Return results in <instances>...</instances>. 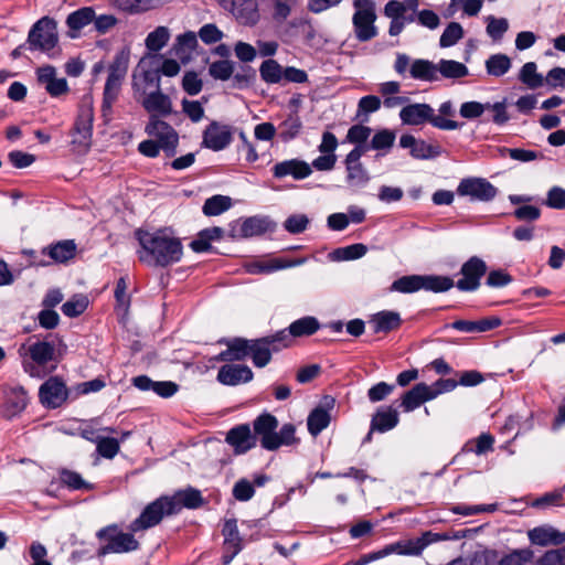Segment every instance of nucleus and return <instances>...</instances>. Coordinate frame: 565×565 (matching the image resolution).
<instances>
[{
	"mask_svg": "<svg viewBox=\"0 0 565 565\" xmlns=\"http://www.w3.org/2000/svg\"><path fill=\"white\" fill-rule=\"evenodd\" d=\"M137 239L140 244L139 259L148 265L168 266L182 257L180 241L166 231L148 232L138 230Z\"/></svg>",
	"mask_w": 565,
	"mask_h": 565,
	"instance_id": "obj_1",
	"label": "nucleus"
},
{
	"mask_svg": "<svg viewBox=\"0 0 565 565\" xmlns=\"http://www.w3.org/2000/svg\"><path fill=\"white\" fill-rule=\"evenodd\" d=\"M97 537L104 542L97 555L122 554L138 550L139 543L130 533H125L117 525L106 526L97 532Z\"/></svg>",
	"mask_w": 565,
	"mask_h": 565,
	"instance_id": "obj_2",
	"label": "nucleus"
},
{
	"mask_svg": "<svg viewBox=\"0 0 565 565\" xmlns=\"http://www.w3.org/2000/svg\"><path fill=\"white\" fill-rule=\"evenodd\" d=\"M353 7L355 12L352 18L355 36L360 41H369L376 36L375 26L376 12L373 0H354Z\"/></svg>",
	"mask_w": 565,
	"mask_h": 565,
	"instance_id": "obj_3",
	"label": "nucleus"
},
{
	"mask_svg": "<svg viewBox=\"0 0 565 565\" xmlns=\"http://www.w3.org/2000/svg\"><path fill=\"white\" fill-rule=\"evenodd\" d=\"M129 64V52L121 50L118 52L109 65L108 77L104 89V108H110L116 100L121 83L127 74Z\"/></svg>",
	"mask_w": 565,
	"mask_h": 565,
	"instance_id": "obj_4",
	"label": "nucleus"
},
{
	"mask_svg": "<svg viewBox=\"0 0 565 565\" xmlns=\"http://www.w3.org/2000/svg\"><path fill=\"white\" fill-rule=\"evenodd\" d=\"M175 502L169 497H162L145 508L138 519L129 526L131 532H138L157 525L164 515L175 513Z\"/></svg>",
	"mask_w": 565,
	"mask_h": 565,
	"instance_id": "obj_5",
	"label": "nucleus"
},
{
	"mask_svg": "<svg viewBox=\"0 0 565 565\" xmlns=\"http://www.w3.org/2000/svg\"><path fill=\"white\" fill-rule=\"evenodd\" d=\"M93 106L90 97H85L75 122L72 143L79 152H86L90 146Z\"/></svg>",
	"mask_w": 565,
	"mask_h": 565,
	"instance_id": "obj_6",
	"label": "nucleus"
},
{
	"mask_svg": "<svg viewBox=\"0 0 565 565\" xmlns=\"http://www.w3.org/2000/svg\"><path fill=\"white\" fill-rule=\"evenodd\" d=\"M146 132L154 138L167 157H173L175 154L179 135L169 124L152 116L146 126Z\"/></svg>",
	"mask_w": 565,
	"mask_h": 565,
	"instance_id": "obj_7",
	"label": "nucleus"
},
{
	"mask_svg": "<svg viewBox=\"0 0 565 565\" xmlns=\"http://www.w3.org/2000/svg\"><path fill=\"white\" fill-rule=\"evenodd\" d=\"M56 23L53 19L44 17L30 30L28 41L35 50L50 51L57 43Z\"/></svg>",
	"mask_w": 565,
	"mask_h": 565,
	"instance_id": "obj_8",
	"label": "nucleus"
},
{
	"mask_svg": "<svg viewBox=\"0 0 565 565\" xmlns=\"http://www.w3.org/2000/svg\"><path fill=\"white\" fill-rule=\"evenodd\" d=\"M457 193L469 196L472 201L488 202L494 199L497 189L486 179L466 178L460 181Z\"/></svg>",
	"mask_w": 565,
	"mask_h": 565,
	"instance_id": "obj_9",
	"label": "nucleus"
},
{
	"mask_svg": "<svg viewBox=\"0 0 565 565\" xmlns=\"http://www.w3.org/2000/svg\"><path fill=\"white\" fill-rule=\"evenodd\" d=\"M486 271L487 265L481 258L477 256L469 258L461 266L460 273L463 277L457 281V288L461 291L477 290Z\"/></svg>",
	"mask_w": 565,
	"mask_h": 565,
	"instance_id": "obj_10",
	"label": "nucleus"
},
{
	"mask_svg": "<svg viewBox=\"0 0 565 565\" xmlns=\"http://www.w3.org/2000/svg\"><path fill=\"white\" fill-rule=\"evenodd\" d=\"M218 2L243 25H255L259 20L256 0H218Z\"/></svg>",
	"mask_w": 565,
	"mask_h": 565,
	"instance_id": "obj_11",
	"label": "nucleus"
},
{
	"mask_svg": "<svg viewBox=\"0 0 565 565\" xmlns=\"http://www.w3.org/2000/svg\"><path fill=\"white\" fill-rule=\"evenodd\" d=\"M132 86L136 97L160 88L161 79L158 68L147 67L146 61L141 60L134 73Z\"/></svg>",
	"mask_w": 565,
	"mask_h": 565,
	"instance_id": "obj_12",
	"label": "nucleus"
},
{
	"mask_svg": "<svg viewBox=\"0 0 565 565\" xmlns=\"http://www.w3.org/2000/svg\"><path fill=\"white\" fill-rule=\"evenodd\" d=\"M136 99L150 114V117L159 118V116H168L172 113V102L168 95L161 92V87L136 97Z\"/></svg>",
	"mask_w": 565,
	"mask_h": 565,
	"instance_id": "obj_13",
	"label": "nucleus"
},
{
	"mask_svg": "<svg viewBox=\"0 0 565 565\" xmlns=\"http://www.w3.org/2000/svg\"><path fill=\"white\" fill-rule=\"evenodd\" d=\"M41 403L49 408L61 406L67 398V388L58 377H50L39 391Z\"/></svg>",
	"mask_w": 565,
	"mask_h": 565,
	"instance_id": "obj_14",
	"label": "nucleus"
},
{
	"mask_svg": "<svg viewBox=\"0 0 565 565\" xmlns=\"http://www.w3.org/2000/svg\"><path fill=\"white\" fill-rule=\"evenodd\" d=\"M277 427L278 420L270 414L260 415L254 420L255 436L260 437V444L267 450L277 449V444L274 443Z\"/></svg>",
	"mask_w": 565,
	"mask_h": 565,
	"instance_id": "obj_15",
	"label": "nucleus"
},
{
	"mask_svg": "<svg viewBox=\"0 0 565 565\" xmlns=\"http://www.w3.org/2000/svg\"><path fill=\"white\" fill-rule=\"evenodd\" d=\"M232 135L227 126L212 122L203 134L204 147L218 151L230 145Z\"/></svg>",
	"mask_w": 565,
	"mask_h": 565,
	"instance_id": "obj_16",
	"label": "nucleus"
},
{
	"mask_svg": "<svg viewBox=\"0 0 565 565\" xmlns=\"http://www.w3.org/2000/svg\"><path fill=\"white\" fill-rule=\"evenodd\" d=\"M305 263L303 258L285 260L281 258L262 259L249 263L246 270L253 275L270 274L280 269L300 266Z\"/></svg>",
	"mask_w": 565,
	"mask_h": 565,
	"instance_id": "obj_17",
	"label": "nucleus"
},
{
	"mask_svg": "<svg viewBox=\"0 0 565 565\" xmlns=\"http://www.w3.org/2000/svg\"><path fill=\"white\" fill-rule=\"evenodd\" d=\"M256 436L252 434L248 425L232 428L226 435V441L236 454H244L256 446Z\"/></svg>",
	"mask_w": 565,
	"mask_h": 565,
	"instance_id": "obj_18",
	"label": "nucleus"
},
{
	"mask_svg": "<svg viewBox=\"0 0 565 565\" xmlns=\"http://www.w3.org/2000/svg\"><path fill=\"white\" fill-rule=\"evenodd\" d=\"M253 379L252 370L246 365L225 364L217 374V380L224 385H238Z\"/></svg>",
	"mask_w": 565,
	"mask_h": 565,
	"instance_id": "obj_19",
	"label": "nucleus"
},
{
	"mask_svg": "<svg viewBox=\"0 0 565 565\" xmlns=\"http://www.w3.org/2000/svg\"><path fill=\"white\" fill-rule=\"evenodd\" d=\"M529 540L540 546L559 545L565 542V533L550 525L537 526L529 531Z\"/></svg>",
	"mask_w": 565,
	"mask_h": 565,
	"instance_id": "obj_20",
	"label": "nucleus"
},
{
	"mask_svg": "<svg viewBox=\"0 0 565 565\" xmlns=\"http://www.w3.org/2000/svg\"><path fill=\"white\" fill-rule=\"evenodd\" d=\"M419 0H391L384 7V14L387 18H401L414 22Z\"/></svg>",
	"mask_w": 565,
	"mask_h": 565,
	"instance_id": "obj_21",
	"label": "nucleus"
},
{
	"mask_svg": "<svg viewBox=\"0 0 565 565\" xmlns=\"http://www.w3.org/2000/svg\"><path fill=\"white\" fill-rule=\"evenodd\" d=\"M431 399H434V394L428 390V385L418 383L403 395L401 405L404 412L409 413Z\"/></svg>",
	"mask_w": 565,
	"mask_h": 565,
	"instance_id": "obj_22",
	"label": "nucleus"
},
{
	"mask_svg": "<svg viewBox=\"0 0 565 565\" xmlns=\"http://www.w3.org/2000/svg\"><path fill=\"white\" fill-rule=\"evenodd\" d=\"M38 79L52 96H58L67 90L66 79L56 77V71L52 66L39 68Z\"/></svg>",
	"mask_w": 565,
	"mask_h": 565,
	"instance_id": "obj_23",
	"label": "nucleus"
},
{
	"mask_svg": "<svg viewBox=\"0 0 565 565\" xmlns=\"http://www.w3.org/2000/svg\"><path fill=\"white\" fill-rule=\"evenodd\" d=\"M196 46V34L189 31L177 36L172 52L183 64H185L192 58Z\"/></svg>",
	"mask_w": 565,
	"mask_h": 565,
	"instance_id": "obj_24",
	"label": "nucleus"
},
{
	"mask_svg": "<svg viewBox=\"0 0 565 565\" xmlns=\"http://www.w3.org/2000/svg\"><path fill=\"white\" fill-rule=\"evenodd\" d=\"M434 109L427 104H412L402 108L399 117L406 125H422L429 121Z\"/></svg>",
	"mask_w": 565,
	"mask_h": 565,
	"instance_id": "obj_25",
	"label": "nucleus"
},
{
	"mask_svg": "<svg viewBox=\"0 0 565 565\" xmlns=\"http://www.w3.org/2000/svg\"><path fill=\"white\" fill-rule=\"evenodd\" d=\"M310 173L311 167L307 162L299 160L282 161L274 167V174L277 178L292 175L295 179H305Z\"/></svg>",
	"mask_w": 565,
	"mask_h": 565,
	"instance_id": "obj_26",
	"label": "nucleus"
},
{
	"mask_svg": "<svg viewBox=\"0 0 565 565\" xmlns=\"http://www.w3.org/2000/svg\"><path fill=\"white\" fill-rule=\"evenodd\" d=\"M275 223L267 216H252L246 218L241 225V235L252 237L274 231Z\"/></svg>",
	"mask_w": 565,
	"mask_h": 565,
	"instance_id": "obj_27",
	"label": "nucleus"
},
{
	"mask_svg": "<svg viewBox=\"0 0 565 565\" xmlns=\"http://www.w3.org/2000/svg\"><path fill=\"white\" fill-rule=\"evenodd\" d=\"M347 183L352 188H363L371 180L370 173L361 161L344 159Z\"/></svg>",
	"mask_w": 565,
	"mask_h": 565,
	"instance_id": "obj_28",
	"label": "nucleus"
},
{
	"mask_svg": "<svg viewBox=\"0 0 565 565\" xmlns=\"http://www.w3.org/2000/svg\"><path fill=\"white\" fill-rule=\"evenodd\" d=\"M26 404V393L22 388H12L6 394V412H2V416L14 417L25 408Z\"/></svg>",
	"mask_w": 565,
	"mask_h": 565,
	"instance_id": "obj_29",
	"label": "nucleus"
},
{
	"mask_svg": "<svg viewBox=\"0 0 565 565\" xmlns=\"http://www.w3.org/2000/svg\"><path fill=\"white\" fill-rule=\"evenodd\" d=\"M409 75L414 79L435 81L437 79V65L428 60H413L409 68Z\"/></svg>",
	"mask_w": 565,
	"mask_h": 565,
	"instance_id": "obj_30",
	"label": "nucleus"
},
{
	"mask_svg": "<svg viewBox=\"0 0 565 565\" xmlns=\"http://www.w3.org/2000/svg\"><path fill=\"white\" fill-rule=\"evenodd\" d=\"M122 11L138 13L156 9L170 0H110Z\"/></svg>",
	"mask_w": 565,
	"mask_h": 565,
	"instance_id": "obj_31",
	"label": "nucleus"
},
{
	"mask_svg": "<svg viewBox=\"0 0 565 565\" xmlns=\"http://www.w3.org/2000/svg\"><path fill=\"white\" fill-rule=\"evenodd\" d=\"M94 19L95 11L89 7L81 8L77 11L72 12L66 19V24L72 31L71 36L76 38L75 32H78L92 23Z\"/></svg>",
	"mask_w": 565,
	"mask_h": 565,
	"instance_id": "obj_32",
	"label": "nucleus"
},
{
	"mask_svg": "<svg viewBox=\"0 0 565 565\" xmlns=\"http://www.w3.org/2000/svg\"><path fill=\"white\" fill-rule=\"evenodd\" d=\"M250 342L244 339H234L228 342L227 349L220 353L222 361H239L249 355Z\"/></svg>",
	"mask_w": 565,
	"mask_h": 565,
	"instance_id": "obj_33",
	"label": "nucleus"
},
{
	"mask_svg": "<svg viewBox=\"0 0 565 565\" xmlns=\"http://www.w3.org/2000/svg\"><path fill=\"white\" fill-rule=\"evenodd\" d=\"M331 420V416L328 409L319 406L316 407L308 416L307 426L311 436H318L323 429H326Z\"/></svg>",
	"mask_w": 565,
	"mask_h": 565,
	"instance_id": "obj_34",
	"label": "nucleus"
},
{
	"mask_svg": "<svg viewBox=\"0 0 565 565\" xmlns=\"http://www.w3.org/2000/svg\"><path fill=\"white\" fill-rule=\"evenodd\" d=\"M371 324L375 332H388L401 324V317L394 311H381L373 316Z\"/></svg>",
	"mask_w": 565,
	"mask_h": 565,
	"instance_id": "obj_35",
	"label": "nucleus"
},
{
	"mask_svg": "<svg viewBox=\"0 0 565 565\" xmlns=\"http://www.w3.org/2000/svg\"><path fill=\"white\" fill-rule=\"evenodd\" d=\"M170 500L175 502V513H178L182 508L194 509L202 504L201 493L194 489L179 491L171 497Z\"/></svg>",
	"mask_w": 565,
	"mask_h": 565,
	"instance_id": "obj_36",
	"label": "nucleus"
},
{
	"mask_svg": "<svg viewBox=\"0 0 565 565\" xmlns=\"http://www.w3.org/2000/svg\"><path fill=\"white\" fill-rule=\"evenodd\" d=\"M398 424V414L395 409L387 408L377 412L372 419V430L387 431Z\"/></svg>",
	"mask_w": 565,
	"mask_h": 565,
	"instance_id": "obj_37",
	"label": "nucleus"
},
{
	"mask_svg": "<svg viewBox=\"0 0 565 565\" xmlns=\"http://www.w3.org/2000/svg\"><path fill=\"white\" fill-rule=\"evenodd\" d=\"M223 534L225 536V546L231 552V556L225 558V563H230L232 558L241 551V542L235 520L226 521Z\"/></svg>",
	"mask_w": 565,
	"mask_h": 565,
	"instance_id": "obj_38",
	"label": "nucleus"
},
{
	"mask_svg": "<svg viewBox=\"0 0 565 565\" xmlns=\"http://www.w3.org/2000/svg\"><path fill=\"white\" fill-rule=\"evenodd\" d=\"M519 79L530 89H536L544 85V76L537 73L534 62H527L521 67Z\"/></svg>",
	"mask_w": 565,
	"mask_h": 565,
	"instance_id": "obj_39",
	"label": "nucleus"
},
{
	"mask_svg": "<svg viewBox=\"0 0 565 565\" xmlns=\"http://www.w3.org/2000/svg\"><path fill=\"white\" fill-rule=\"evenodd\" d=\"M422 289L433 292H444L455 286L454 280L447 276L422 275Z\"/></svg>",
	"mask_w": 565,
	"mask_h": 565,
	"instance_id": "obj_40",
	"label": "nucleus"
},
{
	"mask_svg": "<svg viewBox=\"0 0 565 565\" xmlns=\"http://www.w3.org/2000/svg\"><path fill=\"white\" fill-rule=\"evenodd\" d=\"M511 58L502 53L493 54L486 61V70L489 75L500 77L511 68Z\"/></svg>",
	"mask_w": 565,
	"mask_h": 565,
	"instance_id": "obj_41",
	"label": "nucleus"
},
{
	"mask_svg": "<svg viewBox=\"0 0 565 565\" xmlns=\"http://www.w3.org/2000/svg\"><path fill=\"white\" fill-rule=\"evenodd\" d=\"M76 245L73 241H62L47 247V254L55 262L64 263L75 255Z\"/></svg>",
	"mask_w": 565,
	"mask_h": 565,
	"instance_id": "obj_42",
	"label": "nucleus"
},
{
	"mask_svg": "<svg viewBox=\"0 0 565 565\" xmlns=\"http://www.w3.org/2000/svg\"><path fill=\"white\" fill-rule=\"evenodd\" d=\"M170 36V30L167 26L161 25L147 35L145 43L149 51L158 52L166 46Z\"/></svg>",
	"mask_w": 565,
	"mask_h": 565,
	"instance_id": "obj_43",
	"label": "nucleus"
},
{
	"mask_svg": "<svg viewBox=\"0 0 565 565\" xmlns=\"http://www.w3.org/2000/svg\"><path fill=\"white\" fill-rule=\"evenodd\" d=\"M249 355L256 366L263 367L270 361V351L266 339L250 341Z\"/></svg>",
	"mask_w": 565,
	"mask_h": 565,
	"instance_id": "obj_44",
	"label": "nucleus"
},
{
	"mask_svg": "<svg viewBox=\"0 0 565 565\" xmlns=\"http://www.w3.org/2000/svg\"><path fill=\"white\" fill-rule=\"evenodd\" d=\"M319 327V322L315 317H303L289 326V332L294 337L311 335Z\"/></svg>",
	"mask_w": 565,
	"mask_h": 565,
	"instance_id": "obj_45",
	"label": "nucleus"
},
{
	"mask_svg": "<svg viewBox=\"0 0 565 565\" xmlns=\"http://www.w3.org/2000/svg\"><path fill=\"white\" fill-rule=\"evenodd\" d=\"M438 71L447 78H461L468 75L467 66L452 60H441L437 65Z\"/></svg>",
	"mask_w": 565,
	"mask_h": 565,
	"instance_id": "obj_46",
	"label": "nucleus"
},
{
	"mask_svg": "<svg viewBox=\"0 0 565 565\" xmlns=\"http://www.w3.org/2000/svg\"><path fill=\"white\" fill-rule=\"evenodd\" d=\"M89 300L85 295H75L62 306V312L70 318L82 315L88 307Z\"/></svg>",
	"mask_w": 565,
	"mask_h": 565,
	"instance_id": "obj_47",
	"label": "nucleus"
},
{
	"mask_svg": "<svg viewBox=\"0 0 565 565\" xmlns=\"http://www.w3.org/2000/svg\"><path fill=\"white\" fill-rule=\"evenodd\" d=\"M482 3V0H450L448 15L451 17L457 10H461L466 15L475 17L481 11Z\"/></svg>",
	"mask_w": 565,
	"mask_h": 565,
	"instance_id": "obj_48",
	"label": "nucleus"
},
{
	"mask_svg": "<svg viewBox=\"0 0 565 565\" xmlns=\"http://www.w3.org/2000/svg\"><path fill=\"white\" fill-rule=\"evenodd\" d=\"M32 360L39 365H44L53 359L54 348L47 342H35L29 348Z\"/></svg>",
	"mask_w": 565,
	"mask_h": 565,
	"instance_id": "obj_49",
	"label": "nucleus"
},
{
	"mask_svg": "<svg viewBox=\"0 0 565 565\" xmlns=\"http://www.w3.org/2000/svg\"><path fill=\"white\" fill-rule=\"evenodd\" d=\"M231 207V199L224 195H214L203 205V213L209 216L220 215Z\"/></svg>",
	"mask_w": 565,
	"mask_h": 565,
	"instance_id": "obj_50",
	"label": "nucleus"
},
{
	"mask_svg": "<svg viewBox=\"0 0 565 565\" xmlns=\"http://www.w3.org/2000/svg\"><path fill=\"white\" fill-rule=\"evenodd\" d=\"M259 72L262 78L267 83H278L284 77V68L275 60L263 62Z\"/></svg>",
	"mask_w": 565,
	"mask_h": 565,
	"instance_id": "obj_51",
	"label": "nucleus"
},
{
	"mask_svg": "<svg viewBox=\"0 0 565 565\" xmlns=\"http://www.w3.org/2000/svg\"><path fill=\"white\" fill-rule=\"evenodd\" d=\"M441 153L439 146L427 143L423 140H417L411 150L412 157L415 159L426 160L438 157Z\"/></svg>",
	"mask_w": 565,
	"mask_h": 565,
	"instance_id": "obj_52",
	"label": "nucleus"
},
{
	"mask_svg": "<svg viewBox=\"0 0 565 565\" xmlns=\"http://www.w3.org/2000/svg\"><path fill=\"white\" fill-rule=\"evenodd\" d=\"M60 479L63 484L72 490H90L93 486L85 481L81 475L71 470H62Z\"/></svg>",
	"mask_w": 565,
	"mask_h": 565,
	"instance_id": "obj_53",
	"label": "nucleus"
},
{
	"mask_svg": "<svg viewBox=\"0 0 565 565\" xmlns=\"http://www.w3.org/2000/svg\"><path fill=\"white\" fill-rule=\"evenodd\" d=\"M422 275L404 276L395 280L392 288L399 292H415L422 289Z\"/></svg>",
	"mask_w": 565,
	"mask_h": 565,
	"instance_id": "obj_54",
	"label": "nucleus"
},
{
	"mask_svg": "<svg viewBox=\"0 0 565 565\" xmlns=\"http://www.w3.org/2000/svg\"><path fill=\"white\" fill-rule=\"evenodd\" d=\"M302 122L296 115L288 116L280 125V137L287 141L294 139L300 132Z\"/></svg>",
	"mask_w": 565,
	"mask_h": 565,
	"instance_id": "obj_55",
	"label": "nucleus"
},
{
	"mask_svg": "<svg viewBox=\"0 0 565 565\" xmlns=\"http://www.w3.org/2000/svg\"><path fill=\"white\" fill-rule=\"evenodd\" d=\"M487 33L493 40H500L509 29V22L505 18H495L489 15L486 18Z\"/></svg>",
	"mask_w": 565,
	"mask_h": 565,
	"instance_id": "obj_56",
	"label": "nucleus"
},
{
	"mask_svg": "<svg viewBox=\"0 0 565 565\" xmlns=\"http://www.w3.org/2000/svg\"><path fill=\"white\" fill-rule=\"evenodd\" d=\"M234 72L233 62L228 60H221L213 62L209 67L210 75L220 81L228 79Z\"/></svg>",
	"mask_w": 565,
	"mask_h": 565,
	"instance_id": "obj_57",
	"label": "nucleus"
},
{
	"mask_svg": "<svg viewBox=\"0 0 565 565\" xmlns=\"http://www.w3.org/2000/svg\"><path fill=\"white\" fill-rule=\"evenodd\" d=\"M463 35L462 26L457 22H451L440 36V46L449 47L456 44Z\"/></svg>",
	"mask_w": 565,
	"mask_h": 565,
	"instance_id": "obj_58",
	"label": "nucleus"
},
{
	"mask_svg": "<svg viewBox=\"0 0 565 565\" xmlns=\"http://www.w3.org/2000/svg\"><path fill=\"white\" fill-rule=\"evenodd\" d=\"M97 451L100 456L113 459L119 451V441L111 437H97Z\"/></svg>",
	"mask_w": 565,
	"mask_h": 565,
	"instance_id": "obj_59",
	"label": "nucleus"
},
{
	"mask_svg": "<svg viewBox=\"0 0 565 565\" xmlns=\"http://www.w3.org/2000/svg\"><path fill=\"white\" fill-rule=\"evenodd\" d=\"M532 557L533 552L531 550H515L502 557L499 565H525L532 559Z\"/></svg>",
	"mask_w": 565,
	"mask_h": 565,
	"instance_id": "obj_60",
	"label": "nucleus"
},
{
	"mask_svg": "<svg viewBox=\"0 0 565 565\" xmlns=\"http://www.w3.org/2000/svg\"><path fill=\"white\" fill-rule=\"evenodd\" d=\"M309 222L305 214H292L284 222V228L291 234H299L307 230Z\"/></svg>",
	"mask_w": 565,
	"mask_h": 565,
	"instance_id": "obj_61",
	"label": "nucleus"
},
{
	"mask_svg": "<svg viewBox=\"0 0 565 565\" xmlns=\"http://www.w3.org/2000/svg\"><path fill=\"white\" fill-rule=\"evenodd\" d=\"M490 108V104H481L479 102H466L460 106V116L466 119H475L480 117L486 109Z\"/></svg>",
	"mask_w": 565,
	"mask_h": 565,
	"instance_id": "obj_62",
	"label": "nucleus"
},
{
	"mask_svg": "<svg viewBox=\"0 0 565 565\" xmlns=\"http://www.w3.org/2000/svg\"><path fill=\"white\" fill-rule=\"evenodd\" d=\"M198 34L205 44H214L224 36V33L214 23L204 24Z\"/></svg>",
	"mask_w": 565,
	"mask_h": 565,
	"instance_id": "obj_63",
	"label": "nucleus"
},
{
	"mask_svg": "<svg viewBox=\"0 0 565 565\" xmlns=\"http://www.w3.org/2000/svg\"><path fill=\"white\" fill-rule=\"evenodd\" d=\"M394 132L383 129L373 136L371 148L375 150L390 149L394 145Z\"/></svg>",
	"mask_w": 565,
	"mask_h": 565,
	"instance_id": "obj_64",
	"label": "nucleus"
}]
</instances>
